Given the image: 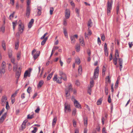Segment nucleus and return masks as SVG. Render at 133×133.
<instances>
[{
	"mask_svg": "<svg viewBox=\"0 0 133 133\" xmlns=\"http://www.w3.org/2000/svg\"><path fill=\"white\" fill-rule=\"evenodd\" d=\"M97 43L99 45H100L101 44V41L99 37H98V38Z\"/></svg>",
	"mask_w": 133,
	"mask_h": 133,
	"instance_id": "obj_53",
	"label": "nucleus"
},
{
	"mask_svg": "<svg viewBox=\"0 0 133 133\" xmlns=\"http://www.w3.org/2000/svg\"><path fill=\"white\" fill-rule=\"evenodd\" d=\"M44 83V81L43 80L40 81L39 82L38 84L37 85L38 88H40L42 85Z\"/></svg>",
	"mask_w": 133,
	"mask_h": 133,
	"instance_id": "obj_16",
	"label": "nucleus"
},
{
	"mask_svg": "<svg viewBox=\"0 0 133 133\" xmlns=\"http://www.w3.org/2000/svg\"><path fill=\"white\" fill-rule=\"evenodd\" d=\"M34 19H32L29 22L28 24V27L31 28L32 26V25L34 23Z\"/></svg>",
	"mask_w": 133,
	"mask_h": 133,
	"instance_id": "obj_17",
	"label": "nucleus"
},
{
	"mask_svg": "<svg viewBox=\"0 0 133 133\" xmlns=\"http://www.w3.org/2000/svg\"><path fill=\"white\" fill-rule=\"evenodd\" d=\"M90 87H88V92L89 93L90 95H91V88Z\"/></svg>",
	"mask_w": 133,
	"mask_h": 133,
	"instance_id": "obj_42",
	"label": "nucleus"
},
{
	"mask_svg": "<svg viewBox=\"0 0 133 133\" xmlns=\"http://www.w3.org/2000/svg\"><path fill=\"white\" fill-rule=\"evenodd\" d=\"M40 110V108L39 107H38L37 109L35 110V111L36 113H38Z\"/></svg>",
	"mask_w": 133,
	"mask_h": 133,
	"instance_id": "obj_60",
	"label": "nucleus"
},
{
	"mask_svg": "<svg viewBox=\"0 0 133 133\" xmlns=\"http://www.w3.org/2000/svg\"><path fill=\"white\" fill-rule=\"evenodd\" d=\"M15 49H16L17 50L19 46V42H16L15 43Z\"/></svg>",
	"mask_w": 133,
	"mask_h": 133,
	"instance_id": "obj_33",
	"label": "nucleus"
},
{
	"mask_svg": "<svg viewBox=\"0 0 133 133\" xmlns=\"http://www.w3.org/2000/svg\"><path fill=\"white\" fill-rule=\"evenodd\" d=\"M119 56L118 50H116L115 52V58H117V57H118Z\"/></svg>",
	"mask_w": 133,
	"mask_h": 133,
	"instance_id": "obj_31",
	"label": "nucleus"
},
{
	"mask_svg": "<svg viewBox=\"0 0 133 133\" xmlns=\"http://www.w3.org/2000/svg\"><path fill=\"white\" fill-rule=\"evenodd\" d=\"M94 81L93 80H92L90 82V88L94 86Z\"/></svg>",
	"mask_w": 133,
	"mask_h": 133,
	"instance_id": "obj_35",
	"label": "nucleus"
},
{
	"mask_svg": "<svg viewBox=\"0 0 133 133\" xmlns=\"http://www.w3.org/2000/svg\"><path fill=\"white\" fill-rule=\"evenodd\" d=\"M13 70L14 71H16V77L18 79L20 76L21 72V69L20 67L18 68V65L17 63L14 64Z\"/></svg>",
	"mask_w": 133,
	"mask_h": 133,
	"instance_id": "obj_1",
	"label": "nucleus"
},
{
	"mask_svg": "<svg viewBox=\"0 0 133 133\" xmlns=\"http://www.w3.org/2000/svg\"><path fill=\"white\" fill-rule=\"evenodd\" d=\"M105 93L106 95H108V89L107 87H105Z\"/></svg>",
	"mask_w": 133,
	"mask_h": 133,
	"instance_id": "obj_51",
	"label": "nucleus"
},
{
	"mask_svg": "<svg viewBox=\"0 0 133 133\" xmlns=\"http://www.w3.org/2000/svg\"><path fill=\"white\" fill-rule=\"evenodd\" d=\"M119 6H117L116 8V12L117 14H118L119 13Z\"/></svg>",
	"mask_w": 133,
	"mask_h": 133,
	"instance_id": "obj_59",
	"label": "nucleus"
},
{
	"mask_svg": "<svg viewBox=\"0 0 133 133\" xmlns=\"http://www.w3.org/2000/svg\"><path fill=\"white\" fill-rule=\"evenodd\" d=\"M106 81L108 82H110V80L109 76H107L105 78Z\"/></svg>",
	"mask_w": 133,
	"mask_h": 133,
	"instance_id": "obj_41",
	"label": "nucleus"
},
{
	"mask_svg": "<svg viewBox=\"0 0 133 133\" xmlns=\"http://www.w3.org/2000/svg\"><path fill=\"white\" fill-rule=\"evenodd\" d=\"M84 126L87 127V118H84Z\"/></svg>",
	"mask_w": 133,
	"mask_h": 133,
	"instance_id": "obj_26",
	"label": "nucleus"
},
{
	"mask_svg": "<svg viewBox=\"0 0 133 133\" xmlns=\"http://www.w3.org/2000/svg\"><path fill=\"white\" fill-rule=\"evenodd\" d=\"M39 54H35L34 55L33 57L34 59L35 60L39 55Z\"/></svg>",
	"mask_w": 133,
	"mask_h": 133,
	"instance_id": "obj_44",
	"label": "nucleus"
},
{
	"mask_svg": "<svg viewBox=\"0 0 133 133\" xmlns=\"http://www.w3.org/2000/svg\"><path fill=\"white\" fill-rule=\"evenodd\" d=\"M17 24L15 23L14 22H12L13 29L14 31L15 30V27L16 25Z\"/></svg>",
	"mask_w": 133,
	"mask_h": 133,
	"instance_id": "obj_55",
	"label": "nucleus"
},
{
	"mask_svg": "<svg viewBox=\"0 0 133 133\" xmlns=\"http://www.w3.org/2000/svg\"><path fill=\"white\" fill-rule=\"evenodd\" d=\"M73 123L74 127H76V122L74 120H73Z\"/></svg>",
	"mask_w": 133,
	"mask_h": 133,
	"instance_id": "obj_52",
	"label": "nucleus"
},
{
	"mask_svg": "<svg viewBox=\"0 0 133 133\" xmlns=\"http://www.w3.org/2000/svg\"><path fill=\"white\" fill-rule=\"evenodd\" d=\"M27 0V6L26 7L30 8V6H29L31 2V0Z\"/></svg>",
	"mask_w": 133,
	"mask_h": 133,
	"instance_id": "obj_34",
	"label": "nucleus"
},
{
	"mask_svg": "<svg viewBox=\"0 0 133 133\" xmlns=\"http://www.w3.org/2000/svg\"><path fill=\"white\" fill-rule=\"evenodd\" d=\"M76 112V109H74L72 112V115H73L75 116Z\"/></svg>",
	"mask_w": 133,
	"mask_h": 133,
	"instance_id": "obj_47",
	"label": "nucleus"
},
{
	"mask_svg": "<svg viewBox=\"0 0 133 133\" xmlns=\"http://www.w3.org/2000/svg\"><path fill=\"white\" fill-rule=\"evenodd\" d=\"M24 29V27L23 24H22L21 23L19 24L18 27V31L20 34L23 33Z\"/></svg>",
	"mask_w": 133,
	"mask_h": 133,
	"instance_id": "obj_8",
	"label": "nucleus"
},
{
	"mask_svg": "<svg viewBox=\"0 0 133 133\" xmlns=\"http://www.w3.org/2000/svg\"><path fill=\"white\" fill-rule=\"evenodd\" d=\"M66 96L67 98L70 97V93L73 90V88L72 85L70 83L68 84V86L66 87L65 90Z\"/></svg>",
	"mask_w": 133,
	"mask_h": 133,
	"instance_id": "obj_2",
	"label": "nucleus"
},
{
	"mask_svg": "<svg viewBox=\"0 0 133 133\" xmlns=\"http://www.w3.org/2000/svg\"><path fill=\"white\" fill-rule=\"evenodd\" d=\"M31 87H29L27 89V92L28 93L30 94V92L31 91Z\"/></svg>",
	"mask_w": 133,
	"mask_h": 133,
	"instance_id": "obj_49",
	"label": "nucleus"
},
{
	"mask_svg": "<svg viewBox=\"0 0 133 133\" xmlns=\"http://www.w3.org/2000/svg\"><path fill=\"white\" fill-rule=\"evenodd\" d=\"M92 25V22L91 19H90L89 21L88 22V25L89 27H91Z\"/></svg>",
	"mask_w": 133,
	"mask_h": 133,
	"instance_id": "obj_27",
	"label": "nucleus"
},
{
	"mask_svg": "<svg viewBox=\"0 0 133 133\" xmlns=\"http://www.w3.org/2000/svg\"><path fill=\"white\" fill-rule=\"evenodd\" d=\"M63 32L66 38H68V36L67 32L65 28H63Z\"/></svg>",
	"mask_w": 133,
	"mask_h": 133,
	"instance_id": "obj_20",
	"label": "nucleus"
},
{
	"mask_svg": "<svg viewBox=\"0 0 133 133\" xmlns=\"http://www.w3.org/2000/svg\"><path fill=\"white\" fill-rule=\"evenodd\" d=\"M75 11L77 14V16L79 17V10L78 9L76 8L75 9Z\"/></svg>",
	"mask_w": 133,
	"mask_h": 133,
	"instance_id": "obj_28",
	"label": "nucleus"
},
{
	"mask_svg": "<svg viewBox=\"0 0 133 133\" xmlns=\"http://www.w3.org/2000/svg\"><path fill=\"white\" fill-rule=\"evenodd\" d=\"M108 101L109 103H110L111 102V99L110 98V95H109V96Z\"/></svg>",
	"mask_w": 133,
	"mask_h": 133,
	"instance_id": "obj_58",
	"label": "nucleus"
},
{
	"mask_svg": "<svg viewBox=\"0 0 133 133\" xmlns=\"http://www.w3.org/2000/svg\"><path fill=\"white\" fill-rule=\"evenodd\" d=\"M59 75L61 76L60 77H62L63 78V80L64 81H66V76L65 73H64L63 72L61 71L59 72Z\"/></svg>",
	"mask_w": 133,
	"mask_h": 133,
	"instance_id": "obj_9",
	"label": "nucleus"
},
{
	"mask_svg": "<svg viewBox=\"0 0 133 133\" xmlns=\"http://www.w3.org/2000/svg\"><path fill=\"white\" fill-rule=\"evenodd\" d=\"M54 10V9L53 8H50V12L51 15L53 14V12Z\"/></svg>",
	"mask_w": 133,
	"mask_h": 133,
	"instance_id": "obj_45",
	"label": "nucleus"
},
{
	"mask_svg": "<svg viewBox=\"0 0 133 133\" xmlns=\"http://www.w3.org/2000/svg\"><path fill=\"white\" fill-rule=\"evenodd\" d=\"M6 105V108L7 109V110H8L9 109V103L8 102H7L6 104L5 105Z\"/></svg>",
	"mask_w": 133,
	"mask_h": 133,
	"instance_id": "obj_50",
	"label": "nucleus"
},
{
	"mask_svg": "<svg viewBox=\"0 0 133 133\" xmlns=\"http://www.w3.org/2000/svg\"><path fill=\"white\" fill-rule=\"evenodd\" d=\"M37 130V128L35 127L34 128V129L31 131L32 133H36Z\"/></svg>",
	"mask_w": 133,
	"mask_h": 133,
	"instance_id": "obj_39",
	"label": "nucleus"
},
{
	"mask_svg": "<svg viewBox=\"0 0 133 133\" xmlns=\"http://www.w3.org/2000/svg\"><path fill=\"white\" fill-rule=\"evenodd\" d=\"M75 62L78 65L80 63V61L79 59L78 58L76 59H75Z\"/></svg>",
	"mask_w": 133,
	"mask_h": 133,
	"instance_id": "obj_32",
	"label": "nucleus"
},
{
	"mask_svg": "<svg viewBox=\"0 0 133 133\" xmlns=\"http://www.w3.org/2000/svg\"><path fill=\"white\" fill-rule=\"evenodd\" d=\"M29 73V72H28V71L26 70L24 73V77H26Z\"/></svg>",
	"mask_w": 133,
	"mask_h": 133,
	"instance_id": "obj_37",
	"label": "nucleus"
},
{
	"mask_svg": "<svg viewBox=\"0 0 133 133\" xmlns=\"http://www.w3.org/2000/svg\"><path fill=\"white\" fill-rule=\"evenodd\" d=\"M102 102V100L101 99H99L98 100L97 102V105H99L101 104Z\"/></svg>",
	"mask_w": 133,
	"mask_h": 133,
	"instance_id": "obj_43",
	"label": "nucleus"
},
{
	"mask_svg": "<svg viewBox=\"0 0 133 133\" xmlns=\"http://www.w3.org/2000/svg\"><path fill=\"white\" fill-rule=\"evenodd\" d=\"M79 42L81 44L82 46H84L85 45L84 43V41L83 38L82 37H81L79 39Z\"/></svg>",
	"mask_w": 133,
	"mask_h": 133,
	"instance_id": "obj_19",
	"label": "nucleus"
},
{
	"mask_svg": "<svg viewBox=\"0 0 133 133\" xmlns=\"http://www.w3.org/2000/svg\"><path fill=\"white\" fill-rule=\"evenodd\" d=\"M117 58H114L113 59V63L115 65H116L117 64Z\"/></svg>",
	"mask_w": 133,
	"mask_h": 133,
	"instance_id": "obj_40",
	"label": "nucleus"
},
{
	"mask_svg": "<svg viewBox=\"0 0 133 133\" xmlns=\"http://www.w3.org/2000/svg\"><path fill=\"white\" fill-rule=\"evenodd\" d=\"M71 58H68L67 60V63H69L71 61Z\"/></svg>",
	"mask_w": 133,
	"mask_h": 133,
	"instance_id": "obj_62",
	"label": "nucleus"
},
{
	"mask_svg": "<svg viewBox=\"0 0 133 133\" xmlns=\"http://www.w3.org/2000/svg\"><path fill=\"white\" fill-rule=\"evenodd\" d=\"M70 38L71 40V43L72 44H74L76 40L72 36H70Z\"/></svg>",
	"mask_w": 133,
	"mask_h": 133,
	"instance_id": "obj_18",
	"label": "nucleus"
},
{
	"mask_svg": "<svg viewBox=\"0 0 133 133\" xmlns=\"http://www.w3.org/2000/svg\"><path fill=\"white\" fill-rule=\"evenodd\" d=\"M48 37H46L44 40L41 43V44L42 45H43L46 42L48 38Z\"/></svg>",
	"mask_w": 133,
	"mask_h": 133,
	"instance_id": "obj_23",
	"label": "nucleus"
},
{
	"mask_svg": "<svg viewBox=\"0 0 133 133\" xmlns=\"http://www.w3.org/2000/svg\"><path fill=\"white\" fill-rule=\"evenodd\" d=\"M2 46L3 50L5 51L6 50V43L5 41L4 40L2 42Z\"/></svg>",
	"mask_w": 133,
	"mask_h": 133,
	"instance_id": "obj_14",
	"label": "nucleus"
},
{
	"mask_svg": "<svg viewBox=\"0 0 133 133\" xmlns=\"http://www.w3.org/2000/svg\"><path fill=\"white\" fill-rule=\"evenodd\" d=\"M10 3L12 5H13L14 4V0H10Z\"/></svg>",
	"mask_w": 133,
	"mask_h": 133,
	"instance_id": "obj_64",
	"label": "nucleus"
},
{
	"mask_svg": "<svg viewBox=\"0 0 133 133\" xmlns=\"http://www.w3.org/2000/svg\"><path fill=\"white\" fill-rule=\"evenodd\" d=\"M5 28L4 26H2L0 28V31H2L3 32H4L5 31Z\"/></svg>",
	"mask_w": 133,
	"mask_h": 133,
	"instance_id": "obj_36",
	"label": "nucleus"
},
{
	"mask_svg": "<svg viewBox=\"0 0 133 133\" xmlns=\"http://www.w3.org/2000/svg\"><path fill=\"white\" fill-rule=\"evenodd\" d=\"M5 62L4 61L3 62L2 64V68H5Z\"/></svg>",
	"mask_w": 133,
	"mask_h": 133,
	"instance_id": "obj_63",
	"label": "nucleus"
},
{
	"mask_svg": "<svg viewBox=\"0 0 133 133\" xmlns=\"http://www.w3.org/2000/svg\"><path fill=\"white\" fill-rule=\"evenodd\" d=\"M0 72V73L4 74L5 72L4 68H2Z\"/></svg>",
	"mask_w": 133,
	"mask_h": 133,
	"instance_id": "obj_46",
	"label": "nucleus"
},
{
	"mask_svg": "<svg viewBox=\"0 0 133 133\" xmlns=\"http://www.w3.org/2000/svg\"><path fill=\"white\" fill-rule=\"evenodd\" d=\"M102 133H107L105 127H104L102 129Z\"/></svg>",
	"mask_w": 133,
	"mask_h": 133,
	"instance_id": "obj_57",
	"label": "nucleus"
},
{
	"mask_svg": "<svg viewBox=\"0 0 133 133\" xmlns=\"http://www.w3.org/2000/svg\"><path fill=\"white\" fill-rule=\"evenodd\" d=\"M75 49L77 52H78L80 50V46L79 45L77 44L76 46Z\"/></svg>",
	"mask_w": 133,
	"mask_h": 133,
	"instance_id": "obj_24",
	"label": "nucleus"
},
{
	"mask_svg": "<svg viewBox=\"0 0 133 133\" xmlns=\"http://www.w3.org/2000/svg\"><path fill=\"white\" fill-rule=\"evenodd\" d=\"M11 59V62L13 64H16V63H15V58L14 57H12L11 58H10Z\"/></svg>",
	"mask_w": 133,
	"mask_h": 133,
	"instance_id": "obj_38",
	"label": "nucleus"
},
{
	"mask_svg": "<svg viewBox=\"0 0 133 133\" xmlns=\"http://www.w3.org/2000/svg\"><path fill=\"white\" fill-rule=\"evenodd\" d=\"M7 100V97L5 96H4L2 97L1 103V105L4 106L6 104L7 102H8L6 101Z\"/></svg>",
	"mask_w": 133,
	"mask_h": 133,
	"instance_id": "obj_5",
	"label": "nucleus"
},
{
	"mask_svg": "<svg viewBox=\"0 0 133 133\" xmlns=\"http://www.w3.org/2000/svg\"><path fill=\"white\" fill-rule=\"evenodd\" d=\"M82 68L81 66H79L78 67V74L80 75H81L82 72Z\"/></svg>",
	"mask_w": 133,
	"mask_h": 133,
	"instance_id": "obj_21",
	"label": "nucleus"
},
{
	"mask_svg": "<svg viewBox=\"0 0 133 133\" xmlns=\"http://www.w3.org/2000/svg\"><path fill=\"white\" fill-rule=\"evenodd\" d=\"M21 52H18L17 54V59L19 60L21 58Z\"/></svg>",
	"mask_w": 133,
	"mask_h": 133,
	"instance_id": "obj_25",
	"label": "nucleus"
},
{
	"mask_svg": "<svg viewBox=\"0 0 133 133\" xmlns=\"http://www.w3.org/2000/svg\"><path fill=\"white\" fill-rule=\"evenodd\" d=\"M26 124H23L22 123V124L21 125V129H20V130H23L26 127Z\"/></svg>",
	"mask_w": 133,
	"mask_h": 133,
	"instance_id": "obj_29",
	"label": "nucleus"
},
{
	"mask_svg": "<svg viewBox=\"0 0 133 133\" xmlns=\"http://www.w3.org/2000/svg\"><path fill=\"white\" fill-rule=\"evenodd\" d=\"M74 103L75 107L78 108H81V107L80 105L76 99H74Z\"/></svg>",
	"mask_w": 133,
	"mask_h": 133,
	"instance_id": "obj_11",
	"label": "nucleus"
},
{
	"mask_svg": "<svg viewBox=\"0 0 133 133\" xmlns=\"http://www.w3.org/2000/svg\"><path fill=\"white\" fill-rule=\"evenodd\" d=\"M101 38L102 41H104L105 39V36L104 34H101Z\"/></svg>",
	"mask_w": 133,
	"mask_h": 133,
	"instance_id": "obj_30",
	"label": "nucleus"
},
{
	"mask_svg": "<svg viewBox=\"0 0 133 133\" xmlns=\"http://www.w3.org/2000/svg\"><path fill=\"white\" fill-rule=\"evenodd\" d=\"M113 3V1L111 0V2L108 1L107 5V15L109 16L110 15L111 10L112 9V4Z\"/></svg>",
	"mask_w": 133,
	"mask_h": 133,
	"instance_id": "obj_3",
	"label": "nucleus"
},
{
	"mask_svg": "<svg viewBox=\"0 0 133 133\" xmlns=\"http://www.w3.org/2000/svg\"><path fill=\"white\" fill-rule=\"evenodd\" d=\"M104 51H106L108 50H107V45L106 43H105L104 45Z\"/></svg>",
	"mask_w": 133,
	"mask_h": 133,
	"instance_id": "obj_54",
	"label": "nucleus"
},
{
	"mask_svg": "<svg viewBox=\"0 0 133 133\" xmlns=\"http://www.w3.org/2000/svg\"><path fill=\"white\" fill-rule=\"evenodd\" d=\"M6 113H5L0 118V123H2L6 117Z\"/></svg>",
	"mask_w": 133,
	"mask_h": 133,
	"instance_id": "obj_12",
	"label": "nucleus"
},
{
	"mask_svg": "<svg viewBox=\"0 0 133 133\" xmlns=\"http://www.w3.org/2000/svg\"><path fill=\"white\" fill-rule=\"evenodd\" d=\"M33 115H28L27 116V118L28 119H31L33 118Z\"/></svg>",
	"mask_w": 133,
	"mask_h": 133,
	"instance_id": "obj_48",
	"label": "nucleus"
},
{
	"mask_svg": "<svg viewBox=\"0 0 133 133\" xmlns=\"http://www.w3.org/2000/svg\"><path fill=\"white\" fill-rule=\"evenodd\" d=\"M63 78L62 77H58L57 75H55L53 78V80L54 81H56L58 83L61 84L62 83V79Z\"/></svg>",
	"mask_w": 133,
	"mask_h": 133,
	"instance_id": "obj_4",
	"label": "nucleus"
},
{
	"mask_svg": "<svg viewBox=\"0 0 133 133\" xmlns=\"http://www.w3.org/2000/svg\"><path fill=\"white\" fill-rule=\"evenodd\" d=\"M30 12V8L28 7H26V15L28 17H29V16Z\"/></svg>",
	"mask_w": 133,
	"mask_h": 133,
	"instance_id": "obj_13",
	"label": "nucleus"
},
{
	"mask_svg": "<svg viewBox=\"0 0 133 133\" xmlns=\"http://www.w3.org/2000/svg\"><path fill=\"white\" fill-rule=\"evenodd\" d=\"M12 49L9 50L8 51V55L9 58H10L12 57Z\"/></svg>",
	"mask_w": 133,
	"mask_h": 133,
	"instance_id": "obj_15",
	"label": "nucleus"
},
{
	"mask_svg": "<svg viewBox=\"0 0 133 133\" xmlns=\"http://www.w3.org/2000/svg\"><path fill=\"white\" fill-rule=\"evenodd\" d=\"M99 69L98 67H97L94 70V79L97 78L98 76Z\"/></svg>",
	"mask_w": 133,
	"mask_h": 133,
	"instance_id": "obj_7",
	"label": "nucleus"
},
{
	"mask_svg": "<svg viewBox=\"0 0 133 133\" xmlns=\"http://www.w3.org/2000/svg\"><path fill=\"white\" fill-rule=\"evenodd\" d=\"M52 76H51L49 74L47 78V80H50V79H51V78Z\"/></svg>",
	"mask_w": 133,
	"mask_h": 133,
	"instance_id": "obj_61",
	"label": "nucleus"
},
{
	"mask_svg": "<svg viewBox=\"0 0 133 133\" xmlns=\"http://www.w3.org/2000/svg\"><path fill=\"white\" fill-rule=\"evenodd\" d=\"M119 64H121L123 63V60L122 58H119Z\"/></svg>",
	"mask_w": 133,
	"mask_h": 133,
	"instance_id": "obj_56",
	"label": "nucleus"
},
{
	"mask_svg": "<svg viewBox=\"0 0 133 133\" xmlns=\"http://www.w3.org/2000/svg\"><path fill=\"white\" fill-rule=\"evenodd\" d=\"M65 17L66 19H68L70 17V14L69 10L66 9L65 12Z\"/></svg>",
	"mask_w": 133,
	"mask_h": 133,
	"instance_id": "obj_10",
	"label": "nucleus"
},
{
	"mask_svg": "<svg viewBox=\"0 0 133 133\" xmlns=\"http://www.w3.org/2000/svg\"><path fill=\"white\" fill-rule=\"evenodd\" d=\"M57 121V117H55L53 119L52 122V126H54L55 125Z\"/></svg>",
	"mask_w": 133,
	"mask_h": 133,
	"instance_id": "obj_22",
	"label": "nucleus"
},
{
	"mask_svg": "<svg viewBox=\"0 0 133 133\" xmlns=\"http://www.w3.org/2000/svg\"><path fill=\"white\" fill-rule=\"evenodd\" d=\"M64 111L66 113L71 111L70 105L67 103H65L64 104Z\"/></svg>",
	"mask_w": 133,
	"mask_h": 133,
	"instance_id": "obj_6",
	"label": "nucleus"
}]
</instances>
